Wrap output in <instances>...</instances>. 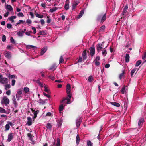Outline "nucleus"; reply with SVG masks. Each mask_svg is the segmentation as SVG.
<instances>
[{
	"label": "nucleus",
	"mask_w": 146,
	"mask_h": 146,
	"mask_svg": "<svg viewBox=\"0 0 146 146\" xmlns=\"http://www.w3.org/2000/svg\"><path fill=\"white\" fill-rule=\"evenodd\" d=\"M106 19V14H101L98 15L96 18V20L99 21L101 20L100 23H102Z\"/></svg>",
	"instance_id": "obj_1"
},
{
	"label": "nucleus",
	"mask_w": 146,
	"mask_h": 146,
	"mask_svg": "<svg viewBox=\"0 0 146 146\" xmlns=\"http://www.w3.org/2000/svg\"><path fill=\"white\" fill-rule=\"evenodd\" d=\"M104 44H105V42H103L101 44L100 43H99L96 45L97 50L98 53L100 52L101 50L102 49L104 48L105 49L107 47L108 44L106 46H104Z\"/></svg>",
	"instance_id": "obj_2"
},
{
	"label": "nucleus",
	"mask_w": 146,
	"mask_h": 146,
	"mask_svg": "<svg viewBox=\"0 0 146 146\" xmlns=\"http://www.w3.org/2000/svg\"><path fill=\"white\" fill-rule=\"evenodd\" d=\"M71 87L70 84H68L66 86V93L68 94V96L70 99L71 98L72 95L71 94Z\"/></svg>",
	"instance_id": "obj_3"
},
{
	"label": "nucleus",
	"mask_w": 146,
	"mask_h": 146,
	"mask_svg": "<svg viewBox=\"0 0 146 146\" xmlns=\"http://www.w3.org/2000/svg\"><path fill=\"white\" fill-rule=\"evenodd\" d=\"M8 79L6 78L3 77L1 74H0V83L3 84H6L8 83Z\"/></svg>",
	"instance_id": "obj_4"
},
{
	"label": "nucleus",
	"mask_w": 146,
	"mask_h": 146,
	"mask_svg": "<svg viewBox=\"0 0 146 146\" xmlns=\"http://www.w3.org/2000/svg\"><path fill=\"white\" fill-rule=\"evenodd\" d=\"M82 119L80 117H79L77 118L76 120V124L77 127H79L80 124L81 123Z\"/></svg>",
	"instance_id": "obj_5"
},
{
	"label": "nucleus",
	"mask_w": 146,
	"mask_h": 146,
	"mask_svg": "<svg viewBox=\"0 0 146 146\" xmlns=\"http://www.w3.org/2000/svg\"><path fill=\"white\" fill-rule=\"evenodd\" d=\"M89 50L90 51V54L92 56H93L95 54V49L94 45H93V46L90 47L89 48Z\"/></svg>",
	"instance_id": "obj_6"
},
{
	"label": "nucleus",
	"mask_w": 146,
	"mask_h": 146,
	"mask_svg": "<svg viewBox=\"0 0 146 146\" xmlns=\"http://www.w3.org/2000/svg\"><path fill=\"white\" fill-rule=\"evenodd\" d=\"M3 102L6 105L9 103V99L6 97H4L3 100Z\"/></svg>",
	"instance_id": "obj_7"
},
{
	"label": "nucleus",
	"mask_w": 146,
	"mask_h": 146,
	"mask_svg": "<svg viewBox=\"0 0 146 146\" xmlns=\"http://www.w3.org/2000/svg\"><path fill=\"white\" fill-rule=\"evenodd\" d=\"M70 98H64V99L61 101V102L63 104H64L66 103V101L67 100V102L66 103V104H68L69 103V102L70 101Z\"/></svg>",
	"instance_id": "obj_8"
},
{
	"label": "nucleus",
	"mask_w": 146,
	"mask_h": 146,
	"mask_svg": "<svg viewBox=\"0 0 146 146\" xmlns=\"http://www.w3.org/2000/svg\"><path fill=\"white\" fill-rule=\"evenodd\" d=\"M5 56L9 59L11 57V53L10 52H5L4 53Z\"/></svg>",
	"instance_id": "obj_9"
},
{
	"label": "nucleus",
	"mask_w": 146,
	"mask_h": 146,
	"mask_svg": "<svg viewBox=\"0 0 146 146\" xmlns=\"http://www.w3.org/2000/svg\"><path fill=\"white\" fill-rule=\"evenodd\" d=\"M82 57L83 58V60H85L87 58V55L86 54V50H85L82 53Z\"/></svg>",
	"instance_id": "obj_10"
},
{
	"label": "nucleus",
	"mask_w": 146,
	"mask_h": 146,
	"mask_svg": "<svg viewBox=\"0 0 146 146\" xmlns=\"http://www.w3.org/2000/svg\"><path fill=\"white\" fill-rule=\"evenodd\" d=\"M13 133H10L8 135V138L7 139V141L8 142H10L13 139Z\"/></svg>",
	"instance_id": "obj_11"
},
{
	"label": "nucleus",
	"mask_w": 146,
	"mask_h": 146,
	"mask_svg": "<svg viewBox=\"0 0 146 146\" xmlns=\"http://www.w3.org/2000/svg\"><path fill=\"white\" fill-rule=\"evenodd\" d=\"M27 124L28 126H30L32 124V120L30 117H27Z\"/></svg>",
	"instance_id": "obj_12"
},
{
	"label": "nucleus",
	"mask_w": 146,
	"mask_h": 146,
	"mask_svg": "<svg viewBox=\"0 0 146 146\" xmlns=\"http://www.w3.org/2000/svg\"><path fill=\"white\" fill-rule=\"evenodd\" d=\"M69 0H66L65 2V4L64 6V8L66 10H67L69 9Z\"/></svg>",
	"instance_id": "obj_13"
},
{
	"label": "nucleus",
	"mask_w": 146,
	"mask_h": 146,
	"mask_svg": "<svg viewBox=\"0 0 146 146\" xmlns=\"http://www.w3.org/2000/svg\"><path fill=\"white\" fill-rule=\"evenodd\" d=\"M127 87V86L125 85L122 87L121 90V92L122 94H124L125 92H126L128 90L127 88H126Z\"/></svg>",
	"instance_id": "obj_14"
},
{
	"label": "nucleus",
	"mask_w": 146,
	"mask_h": 146,
	"mask_svg": "<svg viewBox=\"0 0 146 146\" xmlns=\"http://www.w3.org/2000/svg\"><path fill=\"white\" fill-rule=\"evenodd\" d=\"M56 121L57 122V125L58 126V127H59L61 126L62 121L61 119H56Z\"/></svg>",
	"instance_id": "obj_15"
},
{
	"label": "nucleus",
	"mask_w": 146,
	"mask_h": 146,
	"mask_svg": "<svg viewBox=\"0 0 146 146\" xmlns=\"http://www.w3.org/2000/svg\"><path fill=\"white\" fill-rule=\"evenodd\" d=\"M125 71L123 70L122 71V73L120 74L119 76V78L121 80L122 78H124L125 77Z\"/></svg>",
	"instance_id": "obj_16"
},
{
	"label": "nucleus",
	"mask_w": 146,
	"mask_h": 146,
	"mask_svg": "<svg viewBox=\"0 0 146 146\" xmlns=\"http://www.w3.org/2000/svg\"><path fill=\"white\" fill-rule=\"evenodd\" d=\"M47 48L46 47H45L42 48L41 50V55H43L46 51Z\"/></svg>",
	"instance_id": "obj_17"
},
{
	"label": "nucleus",
	"mask_w": 146,
	"mask_h": 146,
	"mask_svg": "<svg viewBox=\"0 0 146 146\" xmlns=\"http://www.w3.org/2000/svg\"><path fill=\"white\" fill-rule=\"evenodd\" d=\"M6 9H7L9 11H13V9L12 6L10 5H6Z\"/></svg>",
	"instance_id": "obj_18"
},
{
	"label": "nucleus",
	"mask_w": 146,
	"mask_h": 146,
	"mask_svg": "<svg viewBox=\"0 0 146 146\" xmlns=\"http://www.w3.org/2000/svg\"><path fill=\"white\" fill-rule=\"evenodd\" d=\"M17 17L16 16H11L10 17H9L8 18V19H9L10 21H11L12 22H15L14 19H15Z\"/></svg>",
	"instance_id": "obj_19"
},
{
	"label": "nucleus",
	"mask_w": 146,
	"mask_h": 146,
	"mask_svg": "<svg viewBox=\"0 0 146 146\" xmlns=\"http://www.w3.org/2000/svg\"><path fill=\"white\" fill-rule=\"evenodd\" d=\"M39 111L37 110L36 111H35L34 113V116H33V119L34 120L37 117V114L39 113Z\"/></svg>",
	"instance_id": "obj_20"
},
{
	"label": "nucleus",
	"mask_w": 146,
	"mask_h": 146,
	"mask_svg": "<svg viewBox=\"0 0 146 146\" xmlns=\"http://www.w3.org/2000/svg\"><path fill=\"white\" fill-rule=\"evenodd\" d=\"M78 2L77 1H74V2L72 7V10H73L76 8V6L78 4Z\"/></svg>",
	"instance_id": "obj_21"
},
{
	"label": "nucleus",
	"mask_w": 146,
	"mask_h": 146,
	"mask_svg": "<svg viewBox=\"0 0 146 146\" xmlns=\"http://www.w3.org/2000/svg\"><path fill=\"white\" fill-rule=\"evenodd\" d=\"M142 58L144 60L142 64L146 62V52H145L143 55L142 56Z\"/></svg>",
	"instance_id": "obj_22"
},
{
	"label": "nucleus",
	"mask_w": 146,
	"mask_h": 146,
	"mask_svg": "<svg viewBox=\"0 0 146 146\" xmlns=\"http://www.w3.org/2000/svg\"><path fill=\"white\" fill-rule=\"evenodd\" d=\"M129 55L128 54H126L125 56V60L126 63H128L129 62Z\"/></svg>",
	"instance_id": "obj_23"
},
{
	"label": "nucleus",
	"mask_w": 146,
	"mask_h": 146,
	"mask_svg": "<svg viewBox=\"0 0 146 146\" xmlns=\"http://www.w3.org/2000/svg\"><path fill=\"white\" fill-rule=\"evenodd\" d=\"M110 104L112 105H113L117 107H119L120 106V104L117 102H110Z\"/></svg>",
	"instance_id": "obj_24"
},
{
	"label": "nucleus",
	"mask_w": 146,
	"mask_h": 146,
	"mask_svg": "<svg viewBox=\"0 0 146 146\" xmlns=\"http://www.w3.org/2000/svg\"><path fill=\"white\" fill-rule=\"evenodd\" d=\"M7 76L8 77L9 79L17 78V77L15 75H11L9 74H7Z\"/></svg>",
	"instance_id": "obj_25"
},
{
	"label": "nucleus",
	"mask_w": 146,
	"mask_h": 146,
	"mask_svg": "<svg viewBox=\"0 0 146 146\" xmlns=\"http://www.w3.org/2000/svg\"><path fill=\"white\" fill-rule=\"evenodd\" d=\"M143 122V119L142 118L140 119L139 121L138 125L139 127H141L142 125V123Z\"/></svg>",
	"instance_id": "obj_26"
},
{
	"label": "nucleus",
	"mask_w": 146,
	"mask_h": 146,
	"mask_svg": "<svg viewBox=\"0 0 146 146\" xmlns=\"http://www.w3.org/2000/svg\"><path fill=\"white\" fill-rule=\"evenodd\" d=\"M99 60L100 57L98 56H97L94 61L95 64H99L100 63L98 61Z\"/></svg>",
	"instance_id": "obj_27"
},
{
	"label": "nucleus",
	"mask_w": 146,
	"mask_h": 146,
	"mask_svg": "<svg viewBox=\"0 0 146 146\" xmlns=\"http://www.w3.org/2000/svg\"><path fill=\"white\" fill-rule=\"evenodd\" d=\"M84 12V10L83 9L79 13V14L78 16V18H80L83 15Z\"/></svg>",
	"instance_id": "obj_28"
},
{
	"label": "nucleus",
	"mask_w": 146,
	"mask_h": 146,
	"mask_svg": "<svg viewBox=\"0 0 146 146\" xmlns=\"http://www.w3.org/2000/svg\"><path fill=\"white\" fill-rule=\"evenodd\" d=\"M21 23H22L23 24H25L26 23L24 21L22 20H20L18 22L16 23L15 26H17V25L20 24Z\"/></svg>",
	"instance_id": "obj_29"
},
{
	"label": "nucleus",
	"mask_w": 146,
	"mask_h": 146,
	"mask_svg": "<svg viewBox=\"0 0 146 146\" xmlns=\"http://www.w3.org/2000/svg\"><path fill=\"white\" fill-rule=\"evenodd\" d=\"M76 144L77 145H78L79 143L80 140V138L79 136V135H77V136L76 137Z\"/></svg>",
	"instance_id": "obj_30"
},
{
	"label": "nucleus",
	"mask_w": 146,
	"mask_h": 146,
	"mask_svg": "<svg viewBox=\"0 0 146 146\" xmlns=\"http://www.w3.org/2000/svg\"><path fill=\"white\" fill-rule=\"evenodd\" d=\"M52 125L50 123H47L46 125V127L48 129H51L52 128Z\"/></svg>",
	"instance_id": "obj_31"
},
{
	"label": "nucleus",
	"mask_w": 146,
	"mask_h": 146,
	"mask_svg": "<svg viewBox=\"0 0 146 146\" xmlns=\"http://www.w3.org/2000/svg\"><path fill=\"white\" fill-rule=\"evenodd\" d=\"M40 79L38 78V79L36 81V82L37 83L39 86H40L41 87H43V86L42 83L40 81Z\"/></svg>",
	"instance_id": "obj_32"
},
{
	"label": "nucleus",
	"mask_w": 146,
	"mask_h": 146,
	"mask_svg": "<svg viewBox=\"0 0 146 146\" xmlns=\"http://www.w3.org/2000/svg\"><path fill=\"white\" fill-rule=\"evenodd\" d=\"M58 9V8L57 7H55L54 8H53L50 9L49 10V11L51 13H53L55 11L57 10Z\"/></svg>",
	"instance_id": "obj_33"
},
{
	"label": "nucleus",
	"mask_w": 146,
	"mask_h": 146,
	"mask_svg": "<svg viewBox=\"0 0 146 146\" xmlns=\"http://www.w3.org/2000/svg\"><path fill=\"white\" fill-rule=\"evenodd\" d=\"M35 15L38 18H42L43 17V15H42L38 14V13H35Z\"/></svg>",
	"instance_id": "obj_34"
},
{
	"label": "nucleus",
	"mask_w": 146,
	"mask_h": 146,
	"mask_svg": "<svg viewBox=\"0 0 146 146\" xmlns=\"http://www.w3.org/2000/svg\"><path fill=\"white\" fill-rule=\"evenodd\" d=\"M64 62V58L62 56H61L60 57L59 60V63H63Z\"/></svg>",
	"instance_id": "obj_35"
},
{
	"label": "nucleus",
	"mask_w": 146,
	"mask_h": 146,
	"mask_svg": "<svg viewBox=\"0 0 146 146\" xmlns=\"http://www.w3.org/2000/svg\"><path fill=\"white\" fill-rule=\"evenodd\" d=\"M5 131L8 130L10 128V125L8 123H7L5 125Z\"/></svg>",
	"instance_id": "obj_36"
},
{
	"label": "nucleus",
	"mask_w": 146,
	"mask_h": 146,
	"mask_svg": "<svg viewBox=\"0 0 146 146\" xmlns=\"http://www.w3.org/2000/svg\"><path fill=\"white\" fill-rule=\"evenodd\" d=\"M0 112L5 113H6V111L5 109L0 107Z\"/></svg>",
	"instance_id": "obj_37"
},
{
	"label": "nucleus",
	"mask_w": 146,
	"mask_h": 146,
	"mask_svg": "<svg viewBox=\"0 0 146 146\" xmlns=\"http://www.w3.org/2000/svg\"><path fill=\"white\" fill-rule=\"evenodd\" d=\"M104 49V51L102 52V55L105 56L107 54V52L106 49H105H105Z\"/></svg>",
	"instance_id": "obj_38"
},
{
	"label": "nucleus",
	"mask_w": 146,
	"mask_h": 146,
	"mask_svg": "<svg viewBox=\"0 0 146 146\" xmlns=\"http://www.w3.org/2000/svg\"><path fill=\"white\" fill-rule=\"evenodd\" d=\"M93 78L92 76H90L88 77V81L90 82H91L93 80Z\"/></svg>",
	"instance_id": "obj_39"
},
{
	"label": "nucleus",
	"mask_w": 146,
	"mask_h": 146,
	"mask_svg": "<svg viewBox=\"0 0 146 146\" xmlns=\"http://www.w3.org/2000/svg\"><path fill=\"white\" fill-rule=\"evenodd\" d=\"M46 34L45 32L43 31H41L39 33L38 35H45Z\"/></svg>",
	"instance_id": "obj_40"
},
{
	"label": "nucleus",
	"mask_w": 146,
	"mask_h": 146,
	"mask_svg": "<svg viewBox=\"0 0 146 146\" xmlns=\"http://www.w3.org/2000/svg\"><path fill=\"white\" fill-rule=\"evenodd\" d=\"M64 107L63 104L61 105L60 106L59 109V111H62L64 109Z\"/></svg>",
	"instance_id": "obj_41"
},
{
	"label": "nucleus",
	"mask_w": 146,
	"mask_h": 146,
	"mask_svg": "<svg viewBox=\"0 0 146 146\" xmlns=\"http://www.w3.org/2000/svg\"><path fill=\"white\" fill-rule=\"evenodd\" d=\"M5 89L7 90L8 89H9L11 87V86L10 84H6L5 86Z\"/></svg>",
	"instance_id": "obj_42"
},
{
	"label": "nucleus",
	"mask_w": 146,
	"mask_h": 146,
	"mask_svg": "<svg viewBox=\"0 0 146 146\" xmlns=\"http://www.w3.org/2000/svg\"><path fill=\"white\" fill-rule=\"evenodd\" d=\"M24 90L25 93H27L29 91V89L27 87H25L24 88Z\"/></svg>",
	"instance_id": "obj_43"
},
{
	"label": "nucleus",
	"mask_w": 146,
	"mask_h": 146,
	"mask_svg": "<svg viewBox=\"0 0 146 146\" xmlns=\"http://www.w3.org/2000/svg\"><path fill=\"white\" fill-rule=\"evenodd\" d=\"M17 35L19 37H22L23 36V34L20 31L18 32L17 33Z\"/></svg>",
	"instance_id": "obj_44"
},
{
	"label": "nucleus",
	"mask_w": 146,
	"mask_h": 146,
	"mask_svg": "<svg viewBox=\"0 0 146 146\" xmlns=\"http://www.w3.org/2000/svg\"><path fill=\"white\" fill-rule=\"evenodd\" d=\"M87 143L88 146H92V144L91 141L90 140L88 141Z\"/></svg>",
	"instance_id": "obj_45"
},
{
	"label": "nucleus",
	"mask_w": 146,
	"mask_h": 146,
	"mask_svg": "<svg viewBox=\"0 0 146 146\" xmlns=\"http://www.w3.org/2000/svg\"><path fill=\"white\" fill-rule=\"evenodd\" d=\"M105 29V26L104 25L102 26L100 28L99 31L104 30Z\"/></svg>",
	"instance_id": "obj_46"
},
{
	"label": "nucleus",
	"mask_w": 146,
	"mask_h": 146,
	"mask_svg": "<svg viewBox=\"0 0 146 146\" xmlns=\"http://www.w3.org/2000/svg\"><path fill=\"white\" fill-rule=\"evenodd\" d=\"M44 91L48 93H49V90L47 88V87L46 86H44Z\"/></svg>",
	"instance_id": "obj_47"
},
{
	"label": "nucleus",
	"mask_w": 146,
	"mask_h": 146,
	"mask_svg": "<svg viewBox=\"0 0 146 146\" xmlns=\"http://www.w3.org/2000/svg\"><path fill=\"white\" fill-rule=\"evenodd\" d=\"M136 70V69H133L131 70V75L132 77L133 76V75L134 73L135 72Z\"/></svg>",
	"instance_id": "obj_48"
},
{
	"label": "nucleus",
	"mask_w": 146,
	"mask_h": 146,
	"mask_svg": "<svg viewBox=\"0 0 146 146\" xmlns=\"http://www.w3.org/2000/svg\"><path fill=\"white\" fill-rule=\"evenodd\" d=\"M10 40L12 44H15V40L13 37H11Z\"/></svg>",
	"instance_id": "obj_49"
},
{
	"label": "nucleus",
	"mask_w": 146,
	"mask_h": 146,
	"mask_svg": "<svg viewBox=\"0 0 146 146\" xmlns=\"http://www.w3.org/2000/svg\"><path fill=\"white\" fill-rule=\"evenodd\" d=\"M17 15L19 17H24V15L23 14V13L22 12H19L18 13Z\"/></svg>",
	"instance_id": "obj_50"
},
{
	"label": "nucleus",
	"mask_w": 146,
	"mask_h": 146,
	"mask_svg": "<svg viewBox=\"0 0 146 146\" xmlns=\"http://www.w3.org/2000/svg\"><path fill=\"white\" fill-rule=\"evenodd\" d=\"M32 29L33 31V33L35 34L36 32V29L35 27H33L32 28Z\"/></svg>",
	"instance_id": "obj_51"
},
{
	"label": "nucleus",
	"mask_w": 146,
	"mask_h": 146,
	"mask_svg": "<svg viewBox=\"0 0 146 146\" xmlns=\"http://www.w3.org/2000/svg\"><path fill=\"white\" fill-rule=\"evenodd\" d=\"M56 146H60V140L59 138H58L57 139V142L56 144Z\"/></svg>",
	"instance_id": "obj_52"
},
{
	"label": "nucleus",
	"mask_w": 146,
	"mask_h": 146,
	"mask_svg": "<svg viewBox=\"0 0 146 146\" xmlns=\"http://www.w3.org/2000/svg\"><path fill=\"white\" fill-rule=\"evenodd\" d=\"M13 104L14 105V106L15 108H17V107L18 106V103L17 102H13Z\"/></svg>",
	"instance_id": "obj_53"
},
{
	"label": "nucleus",
	"mask_w": 146,
	"mask_h": 146,
	"mask_svg": "<svg viewBox=\"0 0 146 146\" xmlns=\"http://www.w3.org/2000/svg\"><path fill=\"white\" fill-rule=\"evenodd\" d=\"M47 18L48 19L47 20V21H46L47 23H50V22L51 21V19L49 18V16H47Z\"/></svg>",
	"instance_id": "obj_54"
},
{
	"label": "nucleus",
	"mask_w": 146,
	"mask_h": 146,
	"mask_svg": "<svg viewBox=\"0 0 146 146\" xmlns=\"http://www.w3.org/2000/svg\"><path fill=\"white\" fill-rule=\"evenodd\" d=\"M6 39V37L5 35H3L2 38V40L3 42H5Z\"/></svg>",
	"instance_id": "obj_55"
},
{
	"label": "nucleus",
	"mask_w": 146,
	"mask_h": 146,
	"mask_svg": "<svg viewBox=\"0 0 146 146\" xmlns=\"http://www.w3.org/2000/svg\"><path fill=\"white\" fill-rule=\"evenodd\" d=\"M54 65H54L52 66L50 68H49V70H52L54 68H56V67H57V66H56V65L55 64H54Z\"/></svg>",
	"instance_id": "obj_56"
},
{
	"label": "nucleus",
	"mask_w": 146,
	"mask_h": 146,
	"mask_svg": "<svg viewBox=\"0 0 146 146\" xmlns=\"http://www.w3.org/2000/svg\"><path fill=\"white\" fill-rule=\"evenodd\" d=\"M7 28L8 29H10L12 27V25L11 24H7Z\"/></svg>",
	"instance_id": "obj_57"
},
{
	"label": "nucleus",
	"mask_w": 146,
	"mask_h": 146,
	"mask_svg": "<svg viewBox=\"0 0 146 146\" xmlns=\"http://www.w3.org/2000/svg\"><path fill=\"white\" fill-rule=\"evenodd\" d=\"M16 81L15 80L13 79L12 80L11 82V85L12 86H14L15 84Z\"/></svg>",
	"instance_id": "obj_58"
},
{
	"label": "nucleus",
	"mask_w": 146,
	"mask_h": 146,
	"mask_svg": "<svg viewBox=\"0 0 146 146\" xmlns=\"http://www.w3.org/2000/svg\"><path fill=\"white\" fill-rule=\"evenodd\" d=\"M26 22L28 24H30L31 23L32 21L30 19H28L27 20Z\"/></svg>",
	"instance_id": "obj_59"
},
{
	"label": "nucleus",
	"mask_w": 146,
	"mask_h": 146,
	"mask_svg": "<svg viewBox=\"0 0 146 146\" xmlns=\"http://www.w3.org/2000/svg\"><path fill=\"white\" fill-rule=\"evenodd\" d=\"M43 94L44 96H46L47 97H48V98H50V95H49L46 94V93L44 92H43Z\"/></svg>",
	"instance_id": "obj_60"
},
{
	"label": "nucleus",
	"mask_w": 146,
	"mask_h": 146,
	"mask_svg": "<svg viewBox=\"0 0 146 146\" xmlns=\"http://www.w3.org/2000/svg\"><path fill=\"white\" fill-rule=\"evenodd\" d=\"M29 14L31 16V18H33L34 17V15L33 13L31 12H29Z\"/></svg>",
	"instance_id": "obj_61"
},
{
	"label": "nucleus",
	"mask_w": 146,
	"mask_h": 146,
	"mask_svg": "<svg viewBox=\"0 0 146 146\" xmlns=\"http://www.w3.org/2000/svg\"><path fill=\"white\" fill-rule=\"evenodd\" d=\"M17 94L19 95H21L22 94V91L21 90H20L17 92Z\"/></svg>",
	"instance_id": "obj_62"
},
{
	"label": "nucleus",
	"mask_w": 146,
	"mask_h": 146,
	"mask_svg": "<svg viewBox=\"0 0 146 146\" xmlns=\"http://www.w3.org/2000/svg\"><path fill=\"white\" fill-rule=\"evenodd\" d=\"M6 94L8 95H10L11 94V91L10 90H8L6 92Z\"/></svg>",
	"instance_id": "obj_63"
},
{
	"label": "nucleus",
	"mask_w": 146,
	"mask_h": 146,
	"mask_svg": "<svg viewBox=\"0 0 146 146\" xmlns=\"http://www.w3.org/2000/svg\"><path fill=\"white\" fill-rule=\"evenodd\" d=\"M9 12L8 11H7L6 13L4 15V16L5 17H7L9 14Z\"/></svg>",
	"instance_id": "obj_64"
}]
</instances>
